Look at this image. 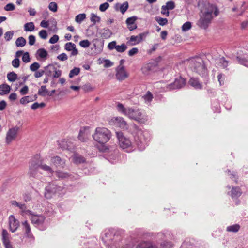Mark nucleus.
I'll return each instance as SVG.
<instances>
[{
  "label": "nucleus",
  "mask_w": 248,
  "mask_h": 248,
  "mask_svg": "<svg viewBox=\"0 0 248 248\" xmlns=\"http://www.w3.org/2000/svg\"><path fill=\"white\" fill-rule=\"evenodd\" d=\"M89 135L88 132L85 130H81L79 132L78 138V139L82 142L86 141L89 138Z\"/></svg>",
  "instance_id": "22"
},
{
  "label": "nucleus",
  "mask_w": 248,
  "mask_h": 248,
  "mask_svg": "<svg viewBox=\"0 0 248 248\" xmlns=\"http://www.w3.org/2000/svg\"><path fill=\"white\" fill-rule=\"evenodd\" d=\"M109 124L122 129H128V124L124 118L122 117H114L109 121Z\"/></svg>",
  "instance_id": "8"
},
{
  "label": "nucleus",
  "mask_w": 248,
  "mask_h": 248,
  "mask_svg": "<svg viewBox=\"0 0 248 248\" xmlns=\"http://www.w3.org/2000/svg\"><path fill=\"white\" fill-rule=\"evenodd\" d=\"M137 19L136 16H132L128 18L126 20V24L128 29L130 31H133L137 28V26L135 23L136 20Z\"/></svg>",
  "instance_id": "20"
},
{
  "label": "nucleus",
  "mask_w": 248,
  "mask_h": 248,
  "mask_svg": "<svg viewBox=\"0 0 248 248\" xmlns=\"http://www.w3.org/2000/svg\"><path fill=\"white\" fill-rule=\"evenodd\" d=\"M156 21L161 26L166 25L168 22L167 18H163L159 16H156L155 18Z\"/></svg>",
  "instance_id": "42"
},
{
  "label": "nucleus",
  "mask_w": 248,
  "mask_h": 248,
  "mask_svg": "<svg viewBox=\"0 0 248 248\" xmlns=\"http://www.w3.org/2000/svg\"><path fill=\"white\" fill-rule=\"evenodd\" d=\"M128 8V3L125 2L120 5V10L122 14H124Z\"/></svg>",
  "instance_id": "48"
},
{
  "label": "nucleus",
  "mask_w": 248,
  "mask_h": 248,
  "mask_svg": "<svg viewBox=\"0 0 248 248\" xmlns=\"http://www.w3.org/2000/svg\"><path fill=\"white\" fill-rule=\"evenodd\" d=\"M29 216L31 223L36 226L42 225L46 219V217L44 215L35 214L32 211Z\"/></svg>",
  "instance_id": "12"
},
{
  "label": "nucleus",
  "mask_w": 248,
  "mask_h": 248,
  "mask_svg": "<svg viewBox=\"0 0 248 248\" xmlns=\"http://www.w3.org/2000/svg\"><path fill=\"white\" fill-rule=\"evenodd\" d=\"M116 77L119 80H123L127 78L128 75L124 67V66L120 64L116 69Z\"/></svg>",
  "instance_id": "17"
},
{
  "label": "nucleus",
  "mask_w": 248,
  "mask_h": 248,
  "mask_svg": "<svg viewBox=\"0 0 248 248\" xmlns=\"http://www.w3.org/2000/svg\"><path fill=\"white\" fill-rule=\"evenodd\" d=\"M109 4L107 2L104 3L103 4H101L99 6V10L101 12H104L105 11L108 7H109Z\"/></svg>",
  "instance_id": "59"
},
{
  "label": "nucleus",
  "mask_w": 248,
  "mask_h": 248,
  "mask_svg": "<svg viewBox=\"0 0 248 248\" xmlns=\"http://www.w3.org/2000/svg\"><path fill=\"white\" fill-rule=\"evenodd\" d=\"M45 106V104L44 103H38L37 102H35L31 105V108L33 110H35L39 108H43Z\"/></svg>",
  "instance_id": "49"
},
{
  "label": "nucleus",
  "mask_w": 248,
  "mask_h": 248,
  "mask_svg": "<svg viewBox=\"0 0 248 248\" xmlns=\"http://www.w3.org/2000/svg\"><path fill=\"white\" fill-rule=\"evenodd\" d=\"M198 6L200 7L201 14L197 25L201 28L206 29L213 18V13L217 16L218 11L215 6L208 2L204 3L203 0L199 1Z\"/></svg>",
  "instance_id": "1"
},
{
  "label": "nucleus",
  "mask_w": 248,
  "mask_h": 248,
  "mask_svg": "<svg viewBox=\"0 0 248 248\" xmlns=\"http://www.w3.org/2000/svg\"><path fill=\"white\" fill-rule=\"evenodd\" d=\"M189 84L196 89H201L202 88V85L196 78H191L189 81Z\"/></svg>",
  "instance_id": "26"
},
{
  "label": "nucleus",
  "mask_w": 248,
  "mask_h": 248,
  "mask_svg": "<svg viewBox=\"0 0 248 248\" xmlns=\"http://www.w3.org/2000/svg\"><path fill=\"white\" fill-rule=\"evenodd\" d=\"M142 98L144 99L145 103H149L153 99V95L150 92H148L146 94L143 96Z\"/></svg>",
  "instance_id": "40"
},
{
  "label": "nucleus",
  "mask_w": 248,
  "mask_h": 248,
  "mask_svg": "<svg viewBox=\"0 0 248 248\" xmlns=\"http://www.w3.org/2000/svg\"><path fill=\"white\" fill-rule=\"evenodd\" d=\"M39 67L40 64L37 62L33 63L30 67L31 70L32 71H36Z\"/></svg>",
  "instance_id": "54"
},
{
  "label": "nucleus",
  "mask_w": 248,
  "mask_h": 248,
  "mask_svg": "<svg viewBox=\"0 0 248 248\" xmlns=\"http://www.w3.org/2000/svg\"><path fill=\"white\" fill-rule=\"evenodd\" d=\"M148 34V32H144L136 36L132 35L127 38V44L129 46H134L139 44L144 39Z\"/></svg>",
  "instance_id": "11"
},
{
  "label": "nucleus",
  "mask_w": 248,
  "mask_h": 248,
  "mask_svg": "<svg viewBox=\"0 0 248 248\" xmlns=\"http://www.w3.org/2000/svg\"><path fill=\"white\" fill-rule=\"evenodd\" d=\"M91 17V21L92 22H93L94 24H95L97 22H99L100 21L101 18L99 16H97L96 14L92 13Z\"/></svg>",
  "instance_id": "43"
},
{
  "label": "nucleus",
  "mask_w": 248,
  "mask_h": 248,
  "mask_svg": "<svg viewBox=\"0 0 248 248\" xmlns=\"http://www.w3.org/2000/svg\"><path fill=\"white\" fill-rule=\"evenodd\" d=\"M86 18L85 14H80L78 15L75 17V21L78 23H80Z\"/></svg>",
  "instance_id": "41"
},
{
  "label": "nucleus",
  "mask_w": 248,
  "mask_h": 248,
  "mask_svg": "<svg viewBox=\"0 0 248 248\" xmlns=\"http://www.w3.org/2000/svg\"><path fill=\"white\" fill-rule=\"evenodd\" d=\"M57 177L60 179H66L70 177V174L66 172L61 170H57L55 171Z\"/></svg>",
  "instance_id": "28"
},
{
  "label": "nucleus",
  "mask_w": 248,
  "mask_h": 248,
  "mask_svg": "<svg viewBox=\"0 0 248 248\" xmlns=\"http://www.w3.org/2000/svg\"><path fill=\"white\" fill-rule=\"evenodd\" d=\"M231 196L232 198L239 197L241 194V192L238 187L233 188L231 191Z\"/></svg>",
  "instance_id": "37"
},
{
  "label": "nucleus",
  "mask_w": 248,
  "mask_h": 248,
  "mask_svg": "<svg viewBox=\"0 0 248 248\" xmlns=\"http://www.w3.org/2000/svg\"><path fill=\"white\" fill-rule=\"evenodd\" d=\"M64 47L65 50L71 51V56H76L78 53L76 45L72 42L66 43Z\"/></svg>",
  "instance_id": "18"
},
{
  "label": "nucleus",
  "mask_w": 248,
  "mask_h": 248,
  "mask_svg": "<svg viewBox=\"0 0 248 248\" xmlns=\"http://www.w3.org/2000/svg\"><path fill=\"white\" fill-rule=\"evenodd\" d=\"M130 131L133 134H135L136 136L140 138V143H137L139 148L140 150L144 149L145 147L144 144L146 142L144 132L141 129H140L138 126L134 124L131 125Z\"/></svg>",
  "instance_id": "6"
},
{
  "label": "nucleus",
  "mask_w": 248,
  "mask_h": 248,
  "mask_svg": "<svg viewBox=\"0 0 248 248\" xmlns=\"http://www.w3.org/2000/svg\"><path fill=\"white\" fill-rule=\"evenodd\" d=\"M189 66L193 71L203 76L206 75L207 70L204 65L203 61L200 57L191 59L189 61Z\"/></svg>",
  "instance_id": "4"
},
{
  "label": "nucleus",
  "mask_w": 248,
  "mask_h": 248,
  "mask_svg": "<svg viewBox=\"0 0 248 248\" xmlns=\"http://www.w3.org/2000/svg\"><path fill=\"white\" fill-rule=\"evenodd\" d=\"M57 59L61 61H64L68 59V56L66 54L62 53L57 56Z\"/></svg>",
  "instance_id": "58"
},
{
  "label": "nucleus",
  "mask_w": 248,
  "mask_h": 248,
  "mask_svg": "<svg viewBox=\"0 0 248 248\" xmlns=\"http://www.w3.org/2000/svg\"><path fill=\"white\" fill-rule=\"evenodd\" d=\"M100 33L101 36L105 39L111 37L112 34V32L108 28H105L101 30Z\"/></svg>",
  "instance_id": "25"
},
{
  "label": "nucleus",
  "mask_w": 248,
  "mask_h": 248,
  "mask_svg": "<svg viewBox=\"0 0 248 248\" xmlns=\"http://www.w3.org/2000/svg\"><path fill=\"white\" fill-rule=\"evenodd\" d=\"M37 55L40 58L44 60L46 59L48 55V53L44 48H40L37 51Z\"/></svg>",
  "instance_id": "29"
},
{
  "label": "nucleus",
  "mask_w": 248,
  "mask_h": 248,
  "mask_svg": "<svg viewBox=\"0 0 248 248\" xmlns=\"http://www.w3.org/2000/svg\"><path fill=\"white\" fill-rule=\"evenodd\" d=\"M9 229L12 232H16L19 226V221L15 218L14 215H10L9 217Z\"/></svg>",
  "instance_id": "15"
},
{
  "label": "nucleus",
  "mask_w": 248,
  "mask_h": 248,
  "mask_svg": "<svg viewBox=\"0 0 248 248\" xmlns=\"http://www.w3.org/2000/svg\"><path fill=\"white\" fill-rule=\"evenodd\" d=\"M239 63L248 68V61L245 58L237 57Z\"/></svg>",
  "instance_id": "51"
},
{
  "label": "nucleus",
  "mask_w": 248,
  "mask_h": 248,
  "mask_svg": "<svg viewBox=\"0 0 248 248\" xmlns=\"http://www.w3.org/2000/svg\"><path fill=\"white\" fill-rule=\"evenodd\" d=\"M7 77L9 81L14 82L16 79L17 75L14 72H12L8 73Z\"/></svg>",
  "instance_id": "39"
},
{
  "label": "nucleus",
  "mask_w": 248,
  "mask_h": 248,
  "mask_svg": "<svg viewBox=\"0 0 248 248\" xmlns=\"http://www.w3.org/2000/svg\"><path fill=\"white\" fill-rule=\"evenodd\" d=\"M240 229V226L238 224H234L231 226H228L226 230L229 232H236Z\"/></svg>",
  "instance_id": "34"
},
{
  "label": "nucleus",
  "mask_w": 248,
  "mask_h": 248,
  "mask_svg": "<svg viewBox=\"0 0 248 248\" xmlns=\"http://www.w3.org/2000/svg\"><path fill=\"white\" fill-rule=\"evenodd\" d=\"M24 230H25V233L29 236L31 232V229L30 225L29 222L26 220L22 223Z\"/></svg>",
  "instance_id": "33"
},
{
  "label": "nucleus",
  "mask_w": 248,
  "mask_h": 248,
  "mask_svg": "<svg viewBox=\"0 0 248 248\" xmlns=\"http://www.w3.org/2000/svg\"><path fill=\"white\" fill-rule=\"evenodd\" d=\"M33 101V100L32 99L30 96H26L22 97L20 99V103L22 104L25 105Z\"/></svg>",
  "instance_id": "45"
},
{
  "label": "nucleus",
  "mask_w": 248,
  "mask_h": 248,
  "mask_svg": "<svg viewBox=\"0 0 248 248\" xmlns=\"http://www.w3.org/2000/svg\"><path fill=\"white\" fill-rule=\"evenodd\" d=\"M185 80L180 77L179 78L176 79L173 84L170 85L169 88L170 89L172 90L180 89L183 87L185 85Z\"/></svg>",
  "instance_id": "19"
},
{
  "label": "nucleus",
  "mask_w": 248,
  "mask_h": 248,
  "mask_svg": "<svg viewBox=\"0 0 248 248\" xmlns=\"http://www.w3.org/2000/svg\"><path fill=\"white\" fill-rule=\"evenodd\" d=\"M19 208L20 210V214L22 216H24L25 215L29 216L30 214H31V211L27 209V206L24 203H22Z\"/></svg>",
  "instance_id": "27"
},
{
  "label": "nucleus",
  "mask_w": 248,
  "mask_h": 248,
  "mask_svg": "<svg viewBox=\"0 0 248 248\" xmlns=\"http://www.w3.org/2000/svg\"><path fill=\"white\" fill-rule=\"evenodd\" d=\"M79 45L81 46L86 48L88 47L90 45V42L88 40H84L82 41H81L79 42Z\"/></svg>",
  "instance_id": "53"
},
{
  "label": "nucleus",
  "mask_w": 248,
  "mask_h": 248,
  "mask_svg": "<svg viewBox=\"0 0 248 248\" xmlns=\"http://www.w3.org/2000/svg\"><path fill=\"white\" fill-rule=\"evenodd\" d=\"M19 131V127L17 126H15L8 129L5 137V142L7 144H9L16 139Z\"/></svg>",
  "instance_id": "10"
},
{
  "label": "nucleus",
  "mask_w": 248,
  "mask_h": 248,
  "mask_svg": "<svg viewBox=\"0 0 248 248\" xmlns=\"http://www.w3.org/2000/svg\"><path fill=\"white\" fill-rule=\"evenodd\" d=\"M40 168L39 160L34 158L32 159L29 166L28 174L30 176L37 178L39 176L38 168Z\"/></svg>",
  "instance_id": "9"
},
{
  "label": "nucleus",
  "mask_w": 248,
  "mask_h": 248,
  "mask_svg": "<svg viewBox=\"0 0 248 248\" xmlns=\"http://www.w3.org/2000/svg\"><path fill=\"white\" fill-rule=\"evenodd\" d=\"M39 165L40 168L43 170L46 171L48 174H52L54 172L53 170L50 166L43 163L40 160H39Z\"/></svg>",
  "instance_id": "24"
},
{
  "label": "nucleus",
  "mask_w": 248,
  "mask_h": 248,
  "mask_svg": "<svg viewBox=\"0 0 248 248\" xmlns=\"http://www.w3.org/2000/svg\"><path fill=\"white\" fill-rule=\"evenodd\" d=\"M15 9V6L13 3H8L4 7V10L7 11H13Z\"/></svg>",
  "instance_id": "57"
},
{
  "label": "nucleus",
  "mask_w": 248,
  "mask_h": 248,
  "mask_svg": "<svg viewBox=\"0 0 248 248\" xmlns=\"http://www.w3.org/2000/svg\"><path fill=\"white\" fill-rule=\"evenodd\" d=\"M80 69L78 67H75L70 71L69 77L70 78H72L75 76H77L80 73Z\"/></svg>",
  "instance_id": "38"
},
{
  "label": "nucleus",
  "mask_w": 248,
  "mask_h": 248,
  "mask_svg": "<svg viewBox=\"0 0 248 248\" xmlns=\"http://www.w3.org/2000/svg\"><path fill=\"white\" fill-rule=\"evenodd\" d=\"M22 60L25 63L29 62L30 61V55L28 52H25L23 54Z\"/></svg>",
  "instance_id": "56"
},
{
  "label": "nucleus",
  "mask_w": 248,
  "mask_h": 248,
  "mask_svg": "<svg viewBox=\"0 0 248 248\" xmlns=\"http://www.w3.org/2000/svg\"><path fill=\"white\" fill-rule=\"evenodd\" d=\"M92 137L94 141L101 145H103L110 140L111 133L106 127H98L95 128Z\"/></svg>",
  "instance_id": "3"
},
{
  "label": "nucleus",
  "mask_w": 248,
  "mask_h": 248,
  "mask_svg": "<svg viewBox=\"0 0 248 248\" xmlns=\"http://www.w3.org/2000/svg\"><path fill=\"white\" fill-rule=\"evenodd\" d=\"M48 8L50 11L53 12H57L58 9L57 3L55 2H50L48 5Z\"/></svg>",
  "instance_id": "46"
},
{
  "label": "nucleus",
  "mask_w": 248,
  "mask_h": 248,
  "mask_svg": "<svg viewBox=\"0 0 248 248\" xmlns=\"http://www.w3.org/2000/svg\"><path fill=\"white\" fill-rule=\"evenodd\" d=\"M51 162L57 168H64L66 166V160L57 155L52 157Z\"/></svg>",
  "instance_id": "14"
},
{
  "label": "nucleus",
  "mask_w": 248,
  "mask_h": 248,
  "mask_svg": "<svg viewBox=\"0 0 248 248\" xmlns=\"http://www.w3.org/2000/svg\"><path fill=\"white\" fill-rule=\"evenodd\" d=\"M39 36L40 38L46 39L47 37V34L46 30H41L39 32Z\"/></svg>",
  "instance_id": "60"
},
{
  "label": "nucleus",
  "mask_w": 248,
  "mask_h": 248,
  "mask_svg": "<svg viewBox=\"0 0 248 248\" xmlns=\"http://www.w3.org/2000/svg\"><path fill=\"white\" fill-rule=\"evenodd\" d=\"M26 44V40L22 37H18L16 41V46L18 47H23Z\"/></svg>",
  "instance_id": "35"
},
{
  "label": "nucleus",
  "mask_w": 248,
  "mask_h": 248,
  "mask_svg": "<svg viewBox=\"0 0 248 248\" xmlns=\"http://www.w3.org/2000/svg\"><path fill=\"white\" fill-rule=\"evenodd\" d=\"M55 66L53 64H49L48 65L44 67L45 70V74L48 77L53 76V73H54L55 70Z\"/></svg>",
  "instance_id": "23"
},
{
  "label": "nucleus",
  "mask_w": 248,
  "mask_h": 248,
  "mask_svg": "<svg viewBox=\"0 0 248 248\" xmlns=\"http://www.w3.org/2000/svg\"><path fill=\"white\" fill-rule=\"evenodd\" d=\"M62 74V71L57 69V68L55 67V70L54 71V73L53 74V77L54 78H58L61 76Z\"/></svg>",
  "instance_id": "62"
},
{
  "label": "nucleus",
  "mask_w": 248,
  "mask_h": 248,
  "mask_svg": "<svg viewBox=\"0 0 248 248\" xmlns=\"http://www.w3.org/2000/svg\"><path fill=\"white\" fill-rule=\"evenodd\" d=\"M127 46L125 44H122L121 45H117L116 47V51L118 52L122 53L126 50Z\"/></svg>",
  "instance_id": "44"
},
{
  "label": "nucleus",
  "mask_w": 248,
  "mask_h": 248,
  "mask_svg": "<svg viewBox=\"0 0 248 248\" xmlns=\"http://www.w3.org/2000/svg\"><path fill=\"white\" fill-rule=\"evenodd\" d=\"M62 187L59 186L54 183H49L48 185L46 187L45 197L47 199L51 198L54 194H61L60 192L62 190Z\"/></svg>",
  "instance_id": "7"
},
{
  "label": "nucleus",
  "mask_w": 248,
  "mask_h": 248,
  "mask_svg": "<svg viewBox=\"0 0 248 248\" xmlns=\"http://www.w3.org/2000/svg\"><path fill=\"white\" fill-rule=\"evenodd\" d=\"M38 94L42 96L48 94V91L46 89V86H42L38 90Z\"/></svg>",
  "instance_id": "36"
},
{
  "label": "nucleus",
  "mask_w": 248,
  "mask_h": 248,
  "mask_svg": "<svg viewBox=\"0 0 248 248\" xmlns=\"http://www.w3.org/2000/svg\"><path fill=\"white\" fill-rule=\"evenodd\" d=\"M11 87L7 84H2L0 85V95H4L9 93Z\"/></svg>",
  "instance_id": "21"
},
{
  "label": "nucleus",
  "mask_w": 248,
  "mask_h": 248,
  "mask_svg": "<svg viewBox=\"0 0 248 248\" xmlns=\"http://www.w3.org/2000/svg\"><path fill=\"white\" fill-rule=\"evenodd\" d=\"M72 161L76 164L82 163L84 161V158L78 154H74L72 157Z\"/></svg>",
  "instance_id": "30"
},
{
  "label": "nucleus",
  "mask_w": 248,
  "mask_h": 248,
  "mask_svg": "<svg viewBox=\"0 0 248 248\" xmlns=\"http://www.w3.org/2000/svg\"><path fill=\"white\" fill-rule=\"evenodd\" d=\"M24 29L25 31H32L34 30L35 26L32 22H28L24 25Z\"/></svg>",
  "instance_id": "32"
},
{
  "label": "nucleus",
  "mask_w": 248,
  "mask_h": 248,
  "mask_svg": "<svg viewBox=\"0 0 248 248\" xmlns=\"http://www.w3.org/2000/svg\"><path fill=\"white\" fill-rule=\"evenodd\" d=\"M138 49L136 47L132 48L131 49H130L128 52V55L129 56H132L135 54H136L138 52Z\"/></svg>",
  "instance_id": "63"
},
{
  "label": "nucleus",
  "mask_w": 248,
  "mask_h": 248,
  "mask_svg": "<svg viewBox=\"0 0 248 248\" xmlns=\"http://www.w3.org/2000/svg\"><path fill=\"white\" fill-rule=\"evenodd\" d=\"M116 109L119 113L140 123H144L148 120L145 113L136 107H125L123 104L118 103Z\"/></svg>",
  "instance_id": "2"
},
{
  "label": "nucleus",
  "mask_w": 248,
  "mask_h": 248,
  "mask_svg": "<svg viewBox=\"0 0 248 248\" xmlns=\"http://www.w3.org/2000/svg\"><path fill=\"white\" fill-rule=\"evenodd\" d=\"M157 63L156 62H149L145 65L142 68V71L145 75H149L150 73L155 71L156 70Z\"/></svg>",
  "instance_id": "16"
},
{
  "label": "nucleus",
  "mask_w": 248,
  "mask_h": 248,
  "mask_svg": "<svg viewBox=\"0 0 248 248\" xmlns=\"http://www.w3.org/2000/svg\"><path fill=\"white\" fill-rule=\"evenodd\" d=\"M120 147L125 151L130 152L134 150L133 144L129 139L124 136L121 132H116Z\"/></svg>",
  "instance_id": "5"
},
{
  "label": "nucleus",
  "mask_w": 248,
  "mask_h": 248,
  "mask_svg": "<svg viewBox=\"0 0 248 248\" xmlns=\"http://www.w3.org/2000/svg\"><path fill=\"white\" fill-rule=\"evenodd\" d=\"M12 66L15 68H18L20 66V60L18 58H16L12 62Z\"/></svg>",
  "instance_id": "55"
},
{
  "label": "nucleus",
  "mask_w": 248,
  "mask_h": 248,
  "mask_svg": "<svg viewBox=\"0 0 248 248\" xmlns=\"http://www.w3.org/2000/svg\"><path fill=\"white\" fill-rule=\"evenodd\" d=\"M165 6L169 10H172L175 8V4L174 1L171 0L167 2Z\"/></svg>",
  "instance_id": "50"
},
{
  "label": "nucleus",
  "mask_w": 248,
  "mask_h": 248,
  "mask_svg": "<svg viewBox=\"0 0 248 248\" xmlns=\"http://www.w3.org/2000/svg\"><path fill=\"white\" fill-rule=\"evenodd\" d=\"M59 40V36L57 35H54L49 40V42L51 44H55Z\"/></svg>",
  "instance_id": "64"
},
{
  "label": "nucleus",
  "mask_w": 248,
  "mask_h": 248,
  "mask_svg": "<svg viewBox=\"0 0 248 248\" xmlns=\"http://www.w3.org/2000/svg\"><path fill=\"white\" fill-rule=\"evenodd\" d=\"M191 28V23L190 22H186L185 23L182 27V30L184 31H186L189 29H190Z\"/></svg>",
  "instance_id": "52"
},
{
  "label": "nucleus",
  "mask_w": 248,
  "mask_h": 248,
  "mask_svg": "<svg viewBox=\"0 0 248 248\" xmlns=\"http://www.w3.org/2000/svg\"><path fill=\"white\" fill-rule=\"evenodd\" d=\"M116 42L115 41L110 42L108 45V47L110 50H113V49H116L117 47Z\"/></svg>",
  "instance_id": "61"
},
{
  "label": "nucleus",
  "mask_w": 248,
  "mask_h": 248,
  "mask_svg": "<svg viewBox=\"0 0 248 248\" xmlns=\"http://www.w3.org/2000/svg\"><path fill=\"white\" fill-rule=\"evenodd\" d=\"M14 31H9L5 32L4 34V38L7 41H9L12 38L14 35Z\"/></svg>",
  "instance_id": "47"
},
{
  "label": "nucleus",
  "mask_w": 248,
  "mask_h": 248,
  "mask_svg": "<svg viewBox=\"0 0 248 248\" xmlns=\"http://www.w3.org/2000/svg\"><path fill=\"white\" fill-rule=\"evenodd\" d=\"M216 63L218 66H221L223 68H226L228 63V62L223 57L217 59Z\"/></svg>",
  "instance_id": "31"
},
{
  "label": "nucleus",
  "mask_w": 248,
  "mask_h": 248,
  "mask_svg": "<svg viewBox=\"0 0 248 248\" xmlns=\"http://www.w3.org/2000/svg\"><path fill=\"white\" fill-rule=\"evenodd\" d=\"M1 237L2 242L5 248H14L10 240V235L6 230H2Z\"/></svg>",
  "instance_id": "13"
}]
</instances>
